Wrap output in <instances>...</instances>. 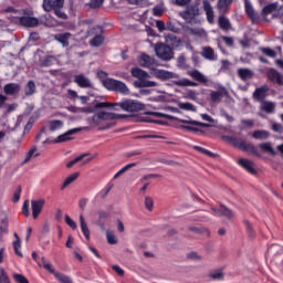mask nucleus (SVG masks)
<instances>
[{
  "label": "nucleus",
  "mask_w": 283,
  "mask_h": 283,
  "mask_svg": "<svg viewBox=\"0 0 283 283\" xmlns=\"http://www.w3.org/2000/svg\"><path fill=\"white\" fill-rule=\"evenodd\" d=\"M134 78L135 87H156L158 83L151 78H159L160 81H169V78H174L172 72H132Z\"/></svg>",
  "instance_id": "obj_1"
},
{
  "label": "nucleus",
  "mask_w": 283,
  "mask_h": 283,
  "mask_svg": "<svg viewBox=\"0 0 283 283\" xmlns=\"http://www.w3.org/2000/svg\"><path fill=\"white\" fill-rule=\"evenodd\" d=\"M108 107H120L123 112H143V109H145V104L134 99H126L120 103L99 102L95 104V109H105Z\"/></svg>",
  "instance_id": "obj_2"
},
{
  "label": "nucleus",
  "mask_w": 283,
  "mask_h": 283,
  "mask_svg": "<svg viewBox=\"0 0 283 283\" xmlns=\"http://www.w3.org/2000/svg\"><path fill=\"white\" fill-rule=\"evenodd\" d=\"M97 76L102 78V85H104L106 90H111L112 92H118L124 96L129 95V88L125 83L114 78H105L107 76V73L105 72H98Z\"/></svg>",
  "instance_id": "obj_3"
},
{
  "label": "nucleus",
  "mask_w": 283,
  "mask_h": 283,
  "mask_svg": "<svg viewBox=\"0 0 283 283\" xmlns=\"http://www.w3.org/2000/svg\"><path fill=\"white\" fill-rule=\"evenodd\" d=\"M86 35L94 36L92 40H90V45L93 48H101V45H103V41H105V36H103V27L101 25L90 28Z\"/></svg>",
  "instance_id": "obj_4"
},
{
  "label": "nucleus",
  "mask_w": 283,
  "mask_h": 283,
  "mask_svg": "<svg viewBox=\"0 0 283 283\" xmlns=\"http://www.w3.org/2000/svg\"><path fill=\"white\" fill-rule=\"evenodd\" d=\"M155 53L161 61H171L174 59V49L163 42L155 45Z\"/></svg>",
  "instance_id": "obj_5"
},
{
  "label": "nucleus",
  "mask_w": 283,
  "mask_h": 283,
  "mask_svg": "<svg viewBox=\"0 0 283 283\" xmlns=\"http://www.w3.org/2000/svg\"><path fill=\"white\" fill-rule=\"evenodd\" d=\"M137 63L140 65V67H146L151 72H165V70H156V67H158V62H156V59L147 55L146 53H142L137 57Z\"/></svg>",
  "instance_id": "obj_6"
},
{
  "label": "nucleus",
  "mask_w": 283,
  "mask_h": 283,
  "mask_svg": "<svg viewBox=\"0 0 283 283\" xmlns=\"http://www.w3.org/2000/svg\"><path fill=\"white\" fill-rule=\"evenodd\" d=\"M226 140L231 143L234 147H238L242 151H249V143L247 140V136H226Z\"/></svg>",
  "instance_id": "obj_7"
},
{
  "label": "nucleus",
  "mask_w": 283,
  "mask_h": 283,
  "mask_svg": "<svg viewBox=\"0 0 283 283\" xmlns=\"http://www.w3.org/2000/svg\"><path fill=\"white\" fill-rule=\"evenodd\" d=\"M114 118H116L115 113L101 111L93 115L92 122L94 123V125H103V123L107 120H114Z\"/></svg>",
  "instance_id": "obj_8"
},
{
  "label": "nucleus",
  "mask_w": 283,
  "mask_h": 283,
  "mask_svg": "<svg viewBox=\"0 0 283 283\" xmlns=\"http://www.w3.org/2000/svg\"><path fill=\"white\" fill-rule=\"evenodd\" d=\"M200 14V8L198 4H189L186 10L181 13V18L188 23H191L196 17Z\"/></svg>",
  "instance_id": "obj_9"
},
{
  "label": "nucleus",
  "mask_w": 283,
  "mask_h": 283,
  "mask_svg": "<svg viewBox=\"0 0 283 283\" xmlns=\"http://www.w3.org/2000/svg\"><path fill=\"white\" fill-rule=\"evenodd\" d=\"M222 43H224L227 48H235V40L232 36L221 35L217 38V45L222 54H227V49L222 46Z\"/></svg>",
  "instance_id": "obj_10"
},
{
  "label": "nucleus",
  "mask_w": 283,
  "mask_h": 283,
  "mask_svg": "<svg viewBox=\"0 0 283 283\" xmlns=\"http://www.w3.org/2000/svg\"><path fill=\"white\" fill-rule=\"evenodd\" d=\"M210 209L216 216H223L228 220H233V218H235V212L222 203H220L219 208L211 207Z\"/></svg>",
  "instance_id": "obj_11"
},
{
  "label": "nucleus",
  "mask_w": 283,
  "mask_h": 283,
  "mask_svg": "<svg viewBox=\"0 0 283 283\" xmlns=\"http://www.w3.org/2000/svg\"><path fill=\"white\" fill-rule=\"evenodd\" d=\"M223 98H229V91L224 87H219L218 91H210V99L212 103H222Z\"/></svg>",
  "instance_id": "obj_12"
},
{
  "label": "nucleus",
  "mask_w": 283,
  "mask_h": 283,
  "mask_svg": "<svg viewBox=\"0 0 283 283\" xmlns=\"http://www.w3.org/2000/svg\"><path fill=\"white\" fill-rule=\"evenodd\" d=\"M65 0H43L42 8L45 12H52L57 8H63Z\"/></svg>",
  "instance_id": "obj_13"
},
{
  "label": "nucleus",
  "mask_w": 283,
  "mask_h": 283,
  "mask_svg": "<svg viewBox=\"0 0 283 283\" xmlns=\"http://www.w3.org/2000/svg\"><path fill=\"white\" fill-rule=\"evenodd\" d=\"M45 207V199H39V200H32L31 201V209H32V216L34 220L41 216V211H43V208Z\"/></svg>",
  "instance_id": "obj_14"
},
{
  "label": "nucleus",
  "mask_w": 283,
  "mask_h": 283,
  "mask_svg": "<svg viewBox=\"0 0 283 283\" xmlns=\"http://www.w3.org/2000/svg\"><path fill=\"white\" fill-rule=\"evenodd\" d=\"M54 41H57L62 48H70V40L72 39V33L62 32L53 35Z\"/></svg>",
  "instance_id": "obj_15"
},
{
  "label": "nucleus",
  "mask_w": 283,
  "mask_h": 283,
  "mask_svg": "<svg viewBox=\"0 0 283 283\" xmlns=\"http://www.w3.org/2000/svg\"><path fill=\"white\" fill-rule=\"evenodd\" d=\"M19 23L23 28H36L39 27V19L30 15H22L19 18Z\"/></svg>",
  "instance_id": "obj_16"
},
{
  "label": "nucleus",
  "mask_w": 283,
  "mask_h": 283,
  "mask_svg": "<svg viewBox=\"0 0 283 283\" xmlns=\"http://www.w3.org/2000/svg\"><path fill=\"white\" fill-rule=\"evenodd\" d=\"M78 132H83V127L67 130L66 133L57 136L54 139V143H67V140H72V136H74V134H78Z\"/></svg>",
  "instance_id": "obj_17"
},
{
  "label": "nucleus",
  "mask_w": 283,
  "mask_h": 283,
  "mask_svg": "<svg viewBox=\"0 0 283 283\" xmlns=\"http://www.w3.org/2000/svg\"><path fill=\"white\" fill-rule=\"evenodd\" d=\"M201 56L206 59V61H218V55L211 46H203L201 50Z\"/></svg>",
  "instance_id": "obj_18"
},
{
  "label": "nucleus",
  "mask_w": 283,
  "mask_h": 283,
  "mask_svg": "<svg viewBox=\"0 0 283 283\" xmlns=\"http://www.w3.org/2000/svg\"><path fill=\"white\" fill-rule=\"evenodd\" d=\"M268 92H269V87L266 85L261 86L254 91L253 98H255V101H260L261 103H264V99L268 96Z\"/></svg>",
  "instance_id": "obj_19"
},
{
  "label": "nucleus",
  "mask_w": 283,
  "mask_h": 283,
  "mask_svg": "<svg viewBox=\"0 0 283 283\" xmlns=\"http://www.w3.org/2000/svg\"><path fill=\"white\" fill-rule=\"evenodd\" d=\"M202 6L207 15L208 23H213L214 14H213V7H211V2H209V0H203Z\"/></svg>",
  "instance_id": "obj_20"
},
{
  "label": "nucleus",
  "mask_w": 283,
  "mask_h": 283,
  "mask_svg": "<svg viewBox=\"0 0 283 283\" xmlns=\"http://www.w3.org/2000/svg\"><path fill=\"white\" fill-rule=\"evenodd\" d=\"M3 92L8 96H14V94H17L18 92H21V85L17 84V83H9V84L4 85Z\"/></svg>",
  "instance_id": "obj_21"
},
{
  "label": "nucleus",
  "mask_w": 283,
  "mask_h": 283,
  "mask_svg": "<svg viewBox=\"0 0 283 283\" xmlns=\"http://www.w3.org/2000/svg\"><path fill=\"white\" fill-rule=\"evenodd\" d=\"M275 107H277L275 102L263 101L261 104V112H264L265 114H275Z\"/></svg>",
  "instance_id": "obj_22"
},
{
  "label": "nucleus",
  "mask_w": 283,
  "mask_h": 283,
  "mask_svg": "<svg viewBox=\"0 0 283 283\" xmlns=\"http://www.w3.org/2000/svg\"><path fill=\"white\" fill-rule=\"evenodd\" d=\"M208 277H210V280H213L214 282H220L224 280V271H222L221 269L211 270L208 273Z\"/></svg>",
  "instance_id": "obj_23"
},
{
  "label": "nucleus",
  "mask_w": 283,
  "mask_h": 283,
  "mask_svg": "<svg viewBox=\"0 0 283 283\" xmlns=\"http://www.w3.org/2000/svg\"><path fill=\"white\" fill-rule=\"evenodd\" d=\"M56 59L52 55H45L44 57H41L38 62L40 67H50L51 65H54Z\"/></svg>",
  "instance_id": "obj_24"
},
{
  "label": "nucleus",
  "mask_w": 283,
  "mask_h": 283,
  "mask_svg": "<svg viewBox=\"0 0 283 283\" xmlns=\"http://www.w3.org/2000/svg\"><path fill=\"white\" fill-rule=\"evenodd\" d=\"M188 231L197 233L198 235H206L207 238H211V231L205 227H189Z\"/></svg>",
  "instance_id": "obj_25"
},
{
  "label": "nucleus",
  "mask_w": 283,
  "mask_h": 283,
  "mask_svg": "<svg viewBox=\"0 0 283 283\" xmlns=\"http://www.w3.org/2000/svg\"><path fill=\"white\" fill-rule=\"evenodd\" d=\"M268 78L272 83H277V85H283V75L280 72H269Z\"/></svg>",
  "instance_id": "obj_26"
},
{
  "label": "nucleus",
  "mask_w": 283,
  "mask_h": 283,
  "mask_svg": "<svg viewBox=\"0 0 283 283\" xmlns=\"http://www.w3.org/2000/svg\"><path fill=\"white\" fill-rule=\"evenodd\" d=\"M75 83L80 87H92V82H90V78L85 77L83 74L75 76Z\"/></svg>",
  "instance_id": "obj_27"
},
{
  "label": "nucleus",
  "mask_w": 283,
  "mask_h": 283,
  "mask_svg": "<svg viewBox=\"0 0 283 283\" xmlns=\"http://www.w3.org/2000/svg\"><path fill=\"white\" fill-rule=\"evenodd\" d=\"M218 23H219V28L221 30H224V32H229V30H231V28H232L231 21H229V19L224 15L219 17Z\"/></svg>",
  "instance_id": "obj_28"
},
{
  "label": "nucleus",
  "mask_w": 283,
  "mask_h": 283,
  "mask_svg": "<svg viewBox=\"0 0 283 283\" xmlns=\"http://www.w3.org/2000/svg\"><path fill=\"white\" fill-rule=\"evenodd\" d=\"M78 176H81L80 172H74V174L70 175L69 177H66L61 187V190L63 191L64 189H67V187H70V185H72V182H75V180L78 178Z\"/></svg>",
  "instance_id": "obj_29"
},
{
  "label": "nucleus",
  "mask_w": 283,
  "mask_h": 283,
  "mask_svg": "<svg viewBox=\"0 0 283 283\" xmlns=\"http://www.w3.org/2000/svg\"><path fill=\"white\" fill-rule=\"evenodd\" d=\"M190 76L198 83H203V85L209 83V77L205 76V74H202L200 72H191Z\"/></svg>",
  "instance_id": "obj_30"
},
{
  "label": "nucleus",
  "mask_w": 283,
  "mask_h": 283,
  "mask_svg": "<svg viewBox=\"0 0 283 283\" xmlns=\"http://www.w3.org/2000/svg\"><path fill=\"white\" fill-rule=\"evenodd\" d=\"M80 224L84 237L86 240H90V228L87 227V222L85 221V217H83V214L80 216Z\"/></svg>",
  "instance_id": "obj_31"
},
{
  "label": "nucleus",
  "mask_w": 283,
  "mask_h": 283,
  "mask_svg": "<svg viewBox=\"0 0 283 283\" xmlns=\"http://www.w3.org/2000/svg\"><path fill=\"white\" fill-rule=\"evenodd\" d=\"M185 31L192 36H205V30L198 28L186 27Z\"/></svg>",
  "instance_id": "obj_32"
},
{
  "label": "nucleus",
  "mask_w": 283,
  "mask_h": 283,
  "mask_svg": "<svg viewBox=\"0 0 283 283\" xmlns=\"http://www.w3.org/2000/svg\"><path fill=\"white\" fill-rule=\"evenodd\" d=\"M36 92V84L34 81H29L24 87V94L25 96H32Z\"/></svg>",
  "instance_id": "obj_33"
},
{
  "label": "nucleus",
  "mask_w": 283,
  "mask_h": 283,
  "mask_svg": "<svg viewBox=\"0 0 283 283\" xmlns=\"http://www.w3.org/2000/svg\"><path fill=\"white\" fill-rule=\"evenodd\" d=\"M269 136H271V133H269L268 130H255L252 134V137L255 138L256 140H266Z\"/></svg>",
  "instance_id": "obj_34"
},
{
  "label": "nucleus",
  "mask_w": 283,
  "mask_h": 283,
  "mask_svg": "<svg viewBox=\"0 0 283 283\" xmlns=\"http://www.w3.org/2000/svg\"><path fill=\"white\" fill-rule=\"evenodd\" d=\"M36 146H33L29 151H28V154H27V156H25V158H24V160H23V165H27V163L29 161V160H32V158H36V157H39L40 156V154L39 153H36Z\"/></svg>",
  "instance_id": "obj_35"
},
{
  "label": "nucleus",
  "mask_w": 283,
  "mask_h": 283,
  "mask_svg": "<svg viewBox=\"0 0 283 283\" xmlns=\"http://www.w3.org/2000/svg\"><path fill=\"white\" fill-rule=\"evenodd\" d=\"M179 87H198V83L191 82L188 78L179 80L176 82Z\"/></svg>",
  "instance_id": "obj_36"
},
{
  "label": "nucleus",
  "mask_w": 283,
  "mask_h": 283,
  "mask_svg": "<svg viewBox=\"0 0 283 283\" xmlns=\"http://www.w3.org/2000/svg\"><path fill=\"white\" fill-rule=\"evenodd\" d=\"M177 66L180 70L189 71V65L187 64V57L185 55H179L177 59Z\"/></svg>",
  "instance_id": "obj_37"
},
{
  "label": "nucleus",
  "mask_w": 283,
  "mask_h": 283,
  "mask_svg": "<svg viewBox=\"0 0 283 283\" xmlns=\"http://www.w3.org/2000/svg\"><path fill=\"white\" fill-rule=\"evenodd\" d=\"M277 10V2H272L263 8V14H273Z\"/></svg>",
  "instance_id": "obj_38"
},
{
  "label": "nucleus",
  "mask_w": 283,
  "mask_h": 283,
  "mask_svg": "<svg viewBox=\"0 0 283 283\" xmlns=\"http://www.w3.org/2000/svg\"><path fill=\"white\" fill-rule=\"evenodd\" d=\"M178 107L180 109H185L186 112H196V106L189 102L187 103L179 102Z\"/></svg>",
  "instance_id": "obj_39"
},
{
  "label": "nucleus",
  "mask_w": 283,
  "mask_h": 283,
  "mask_svg": "<svg viewBox=\"0 0 283 283\" xmlns=\"http://www.w3.org/2000/svg\"><path fill=\"white\" fill-rule=\"evenodd\" d=\"M106 240L108 244H118V239H116V234L112 230L106 231Z\"/></svg>",
  "instance_id": "obj_40"
},
{
  "label": "nucleus",
  "mask_w": 283,
  "mask_h": 283,
  "mask_svg": "<svg viewBox=\"0 0 283 283\" xmlns=\"http://www.w3.org/2000/svg\"><path fill=\"white\" fill-rule=\"evenodd\" d=\"M233 3V0H219L217 3L218 10H228V8Z\"/></svg>",
  "instance_id": "obj_41"
},
{
  "label": "nucleus",
  "mask_w": 283,
  "mask_h": 283,
  "mask_svg": "<svg viewBox=\"0 0 283 283\" xmlns=\"http://www.w3.org/2000/svg\"><path fill=\"white\" fill-rule=\"evenodd\" d=\"M187 260H193V262H200L202 261V255H200L198 252L192 251L186 254Z\"/></svg>",
  "instance_id": "obj_42"
},
{
  "label": "nucleus",
  "mask_w": 283,
  "mask_h": 283,
  "mask_svg": "<svg viewBox=\"0 0 283 283\" xmlns=\"http://www.w3.org/2000/svg\"><path fill=\"white\" fill-rule=\"evenodd\" d=\"M55 277H56V280H57L59 282H61V283H74V282L72 281V277H70V276H67V275H65V274H63V273H61V272L56 273V274H55Z\"/></svg>",
  "instance_id": "obj_43"
},
{
  "label": "nucleus",
  "mask_w": 283,
  "mask_h": 283,
  "mask_svg": "<svg viewBox=\"0 0 283 283\" xmlns=\"http://www.w3.org/2000/svg\"><path fill=\"white\" fill-rule=\"evenodd\" d=\"M63 127V122L60 119L51 120L50 122V130L56 132V129H61Z\"/></svg>",
  "instance_id": "obj_44"
},
{
  "label": "nucleus",
  "mask_w": 283,
  "mask_h": 283,
  "mask_svg": "<svg viewBox=\"0 0 283 283\" xmlns=\"http://www.w3.org/2000/svg\"><path fill=\"white\" fill-rule=\"evenodd\" d=\"M132 167H136V163L128 164L125 167H123L117 174H115L114 180H116V178H118L119 176H123V174H125V171H129V169H132Z\"/></svg>",
  "instance_id": "obj_45"
},
{
  "label": "nucleus",
  "mask_w": 283,
  "mask_h": 283,
  "mask_svg": "<svg viewBox=\"0 0 283 283\" xmlns=\"http://www.w3.org/2000/svg\"><path fill=\"white\" fill-rule=\"evenodd\" d=\"M181 123H186L187 125H197L199 127H211L210 124L208 123H202V122H198V120H187V119H182Z\"/></svg>",
  "instance_id": "obj_46"
},
{
  "label": "nucleus",
  "mask_w": 283,
  "mask_h": 283,
  "mask_svg": "<svg viewBox=\"0 0 283 283\" xmlns=\"http://www.w3.org/2000/svg\"><path fill=\"white\" fill-rule=\"evenodd\" d=\"M85 156H90V154H83V155L76 157L75 159H73L69 164H66V167L69 169L74 167V165H76V163H81V160H83V158H85Z\"/></svg>",
  "instance_id": "obj_47"
},
{
  "label": "nucleus",
  "mask_w": 283,
  "mask_h": 283,
  "mask_svg": "<svg viewBox=\"0 0 283 283\" xmlns=\"http://www.w3.org/2000/svg\"><path fill=\"white\" fill-rule=\"evenodd\" d=\"M144 203L148 211H154V198L146 197Z\"/></svg>",
  "instance_id": "obj_48"
},
{
  "label": "nucleus",
  "mask_w": 283,
  "mask_h": 283,
  "mask_svg": "<svg viewBox=\"0 0 283 283\" xmlns=\"http://www.w3.org/2000/svg\"><path fill=\"white\" fill-rule=\"evenodd\" d=\"M193 149H196L197 151H200L201 154H205L206 156H210L211 158H216V154H213L210 150L205 149L200 146H193Z\"/></svg>",
  "instance_id": "obj_49"
},
{
  "label": "nucleus",
  "mask_w": 283,
  "mask_h": 283,
  "mask_svg": "<svg viewBox=\"0 0 283 283\" xmlns=\"http://www.w3.org/2000/svg\"><path fill=\"white\" fill-rule=\"evenodd\" d=\"M55 17H57V19H67V14L63 11V8H57L55 10H53Z\"/></svg>",
  "instance_id": "obj_50"
},
{
  "label": "nucleus",
  "mask_w": 283,
  "mask_h": 283,
  "mask_svg": "<svg viewBox=\"0 0 283 283\" xmlns=\"http://www.w3.org/2000/svg\"><path fill=\"white\" fill-rule=\"evenodd\" d=\"M13 249L17 253V255H19V258H22L23 256V253L20 252V249H21V239H18L13 242Z\"/></svg>",
  "instance_id": "obj_51"
},
{
  "label": "nucleus",
  "mask_w": 283,
  "mask_h": 283,
  "mask_svg": "<svg viewBox=\"0 0 283 283\" xmlns=\"http://www.w3.org/2000/svg\"><path fill=\"white\" fill-rule=\"evenodd\" d=\"M22 213L28 218L30 216V201L25 200L22 206Z\"/></svg>",
  "instance_id": "obj_52"
},
{
  "label": "nucleus",
  "mask_w": 283,
  "mask_h": 283,
  "mask_svg": "<svg viewBox=\"0 0 283 283\" xmlns=\"http://www.w3.org/2000/svg\"><path fill=\"white\" fill-rule=\"evenodd\" d=\"M64 220H65L66 224H67L69 227H71V229H73V230H76V229H77L76 221H73V220L69 217V214H65V216H64Z\"/></svg>",
  "instance_id": "obj_53"
},
{
  "label": "nucleus",
  "mask_w": 283,
  "mask_h": 283,
  "mask_svg": "<svg viewBox=\"0 0 283 283\" xmlns=\"http://www.w3.org/2000/svg\"><path fill=\"white\" fill-rule=\"evenodd\" d=\"M261 149H264V151H269L270 154H275V150L273 149V146L271 143H263L260 145Z\"/></svg>",
  "instance_id": "obj_54"
},
{
  "label": "nucleus",
  "mask_w": 283,
  "mask_h": 283,
  "mask_svg": "<svg viewBox=\"0 0 283 283\" xmlns=\"http://www.w3.org/2000/svg\"><path fill=\"white\" fill-rule=\"evenodd\" d=\"M238 165L245 169V171H249V159L247 158H240L238 161Z\"/></svg>",
  "instance_id": "obj_55"
},
{
  "label": "nucleus",
  "mask_w": 283,
  "mask_h": 283,
  "mask_svg": "<svg viewBox=\"0 0 283 283\" xmlns=\"http://www.w3.org/2000/svg\"><path fill=\"white\" fill-rule=\"evenodd\" d=\"M105 0H91L90 1V8H92L93 10H96V8H101V6H103Z\"/></svg>",
  "instance_id": "obj_56"
},
{
  "label": "nucleus",
  "mask_w": 283,
  "mask_h": 283,
  "mask_svg": "<svg viewBox=\"0 0 283 283\" xmlns=\"http://www.w3.org/2000/svg\"><path fill=\"white\" fill-rule=\"evenodd\" d=\"M43 268L45 269V271H49V273H52L54 277H56V273H60V272H56L54 268H52V263L44 262Z\"/></svg>",
  "instance_id": "obj_57"
},
{
  "label": "nucleus",
  "mask_w": 283,
  "mask_h": 283,
  "mask_svg": "<svg viewBox=\"0 0 283 283\" xmlns=\"http://www.w3.org/2000/svg\"><path fill=\"white\" fill-rule=\"evenodd\" d=\"M271 129L274 130L276 134H283V125L280 123H273Z\"/></svg>",
  "instance_id": "obj_58"
},
{
  "label": "nucleus",
  "mask_w": 283,
  "mask_h": 283,
  "mask_svg": "<svg viewBox=\"0 0 283 283\" xmlns=\"http://www.w3.org/2000/svg\"><path fill=\"white\" fill-rule=\"evenodd\" d=\"M262 52H263V54H265V56H270L271 59H275L276 53L273 51V49L263 48Z\"/></svg>",
  "instance_id": "obj_59"
},
{
  "label": "nucleus",
  "mask_w": 283,
  "mask_h": 283,
  "mask_svg": "<svg viewBox=\"0 0 283 283\" xmlns=\"http://www.w3.org/2000/svg\"><path fill=\"white\" fill-rule=\"evenodd\" d=\"M13 277L18 283H30L23 274H14Z\"/></svg>",
  "instance_id": "obj_60"
},
{
  "label": "nucleus",
  "mask_w": 283,
  "mask_h": 283,
  "mask_svg": "<svg viewBox=\"0 0 283 283\" xmlns=\"http://www.w3.org/2000/svg\"><path fill=\"white\" fill-rule=\"evenodd\" d=\"M156 28L159 32H165V30H167V24H165L163 20H157Z\"/></svg>",
  "instance_id": "obj_61"
},
{
  "label": "nucleus",
  "mask_w": 283,
  "mask_h": 283,
  "mask_svg": "<svg viewBox=\"0 0 283 283\" xmlns=\"http://www.w3.org/2000/svg\"><path fill=\"white\" fill-rule=\"evenodd\" d=\"M97 216H98V221L107 220V218H109V212L105 210H99L97 212Z\"/></svg>",
  "instance_id": "obj_62"
},
{
  "label": "nucleus",
  "mask_w": 283,
  "mask_h": 283,
  "mask_svg": "<svg viewBox=\"0 0 283 283\" xmlns=\"http://www.w3.org/2000/svg\"><path fill=\"white\" fill-rule=\"evenodd\" d=\"M130 6H147V0H127Z\"/></svg>",
  "instance_id": "obj_63"
},
{
  "label": "nucleus",
  "mask_w": 283,
  "mask_h": 283,
  "mask_svg": "<svg viewBox=\"0 0 283 283\" xmlns=\"http://www.w3.org/2000/svg\"><path fill=\"white\" fill-rule=\"evenodd\" d=\"M153 14L154 17H163V14H165V11L163 10V8L157 6L153 9Z\"/></svg>",
  "instance_id": "obj_64"
}]
</instances>
